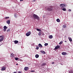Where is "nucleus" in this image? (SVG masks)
<instances>
[{
    "instance_id": "nucleus-18",
    "label": "nucleus",
    "mask_w": 73,
    "mask_h": 73,
    "mask_svg": "<svg viewBox=\"0 0 73 73\" xmlns=\"http://www.w3.org/2000/svg\"><path fill=\"white\" fill-rule=\"evenodd\" d=\"M41 53H43V54H45L46 53V52H45L44 51H41Z\"/></svg>"
},
{
    "instance_id": "nucleus-15",
    "label": "nucleus",
    "mask_w": 73,
    "mask_h": 73,
    "mask_svg": "<svg viewBox=\"0 0 73 73\" xmlns=\"http://www.w3.org/2000/svg\"><path fill=\"white\" fill-rule=\"evenodd\" d=\"M68 38L70 41L72 42V38H71L68 37Z\"/></svg>"
},
{
    "instance_id": "nucleus-23",
    "label": "nucleus",
    "mask_w": 73,
    "mask_h": 73,
    "mask_svg": "<svg viewBox=\"0 0 73 73\" xmlns=\"http://www.w3.org/2000/svg\"><path fill=\"white\" fill-rule=\"evenodd\" d=\"M3 38H4L3 37L1 38L0 39V42L2 41L3 40Z\"/></svg>"
},
{
    "instance_id": "nucleus-7",
    "label": "nucleus",
    "mask_w": 73,
    "mask_h": 73,
    "mask_svg": "<svg viewBox=\"0 0 73 73\" xmlns=\"http://www.w3.org/2000/svg\"><path fill=\"white\" fill-rule=\"evenodd\" d=\"M60 48V46L59 45L56 46L55 48L54 49H58Z\"/></svg>"
},
{
    "instance_id": "nucleus-13",
    "label": "nucleus",
    "mask_w": 73,
    "mask_h": 73,
    "mask_svg": "<svg viewBox=\"0 0 73 73\" xmlns=\"http://www.w3.org/2000/svg\"><path fill=\"white\" fill-rule=\"evenodd\" d=\"M45 65H46V63H42V65H41V66H45Z\"/></svg>"
},
{
    "instance_id": "nucleus-40",
    "label": "nucleus",
    "mask_w": 73,
    "mask_h": 73,
    "mask_svg": "<svg viewBox=\"0 0 73 73\" xmlns=\"http://www.w3.org/2000/svg\"><path fill=\"white\" fill-rule=\"evenodd\" d=\"M16 65H18V64H16Z\"/></svg>"
},
{
    "instance_id": "nucleus-33",
    "label": "nucleus",
    "mask_w": 73,
    "mask_h": 73,
    "mask_svg": "<svg viewBox=\"0 0 73 73\" xmlns=\"http://www.w3.org/2000/svg\"><path fill=\"white\" fill-rule=\"evenodd\" d=\"M18 73H22V72L21 71H19L18 72Z\"/></svg>"
},
{
    "instance_id": "nucleus-4",
    "label": "nucleus",
    "mask_w": 73,
    "mask_h": 73,
    "mask_svg": "<svg viewBox=\"0 0 73 73\" xmlns=\"http://www.w3.org/2000/svg\"><path fill=\"white\" fill-rule=\"evenodd\" d=\"M44 35V33L43 32H39L38 33V35L39 36H41V35Z\"/></svg>"
},
{
    "instance_id": "nucleus-14",
    "label": "nucleus",
    "mask_w": 73,
    "mask_h": 73,
    "mask_svg": "<svg viewBox=\"0 0 73 73\" xmlns=\"http://www.w3.org/2000/svg\"><path fill=\"white\" fill-rule=\"evenodd\" d=\"M13 42H14L15 44H17V43H18V42H19V41H17V40H15V41H14Z\"/></svg>"
},
{
    "instance_id": "nucleus-12",
    "label": "nucleus",
    "mask_w": 73,
    "mask_h": 73,
    "mask_svg": "<svg viewBox=\"0 0 73 73\" xmlns=\"http://www.w3.org/2000/svg\"><path fill=\"white\" fill-rule=\"evenodd\" d=\"M38 46L39 47V48H42V46L40 43H39L38 44Z\"/></svg>"
},
{
    "instance_id": "nucleus-2",
    "label": "nucleus",
    "mask_w": 73,
    "mask_h": 73,
    "mask_svg": "<svg viewBox=\"0 0 73 73\" xmlns=\"http://www.w3.org/2000/svg\"><path fill=\"white\" fill-rule=\"evenodd\" d=\"M47 9L48 11H51L53 10V7H52V6L49 7L48 8H47Z\"/></svg>"
},
{
    "instance_id": "nucleus-37",
    "label": "nucleus",
    "mask_w": 73,
    "mask_h": 73,
    "mask_svg": "<svg viewBox=\"0 0 73 73\" xmlns=\"http://www.w3.org/2000/svg\"><path fill=\"white\" fill-rule=\"evenodd\" d=\"M54 64V62H52V64Z\"/></svg>"
},
{
    "instance_id": "nucleus-16",
    "label": "nucleus",
    "mask_w": 73,
    "mask_h": 73,
    "mask_svg": "<svg viewBox=\"0 0 73 73\" xmlns=\"http://www.w3.org/2000/svg\"><path fill=\"white\" fill-rule=\"evenodd\" d=\"M48 37L49 38H53V36L52 35H50L48 36Z\"/></svg>"
},
{
    "instance_id": "nucleus-17",
    "label": "nucleus",
    "mask_w": 73,
    "mask_h": 73,
    "mask_svg": "<svg viewBox=\"0 0 73 73\" xmlns=\"http://www.w3.org/2000/svg\"><path fill=\"white\" fill-rule=\"evenodd\" d=\"M56 21L57 22H58V23H60V19H57Z\"/></svg>"
},
{
    "instance_id": "nucleus-28",
    "label": "nucleus",
    "mask_w": 73,
    "mask_h": 73,
    "mask_svg": "<svg viewBox=\"0 0 73 73\" xmlns=\"http://www.w3.org/2000/svg\"><path fill=\"white\" fill-rule=\"evenodd\" d=\"M48 45V43H45L44 44V46H47Z\"/></svg>"
},
{
    "instance_id": "nucleus-21",
    "label": "nucleus",
    "mask_w": 73,
    "mask_h": 73,
    "mask_svg": "<svg viewBox=\"0 0 73 73\" xmlns=\"http://www.w3.org/2000/svg\"><path fill=\"white\" fill-rule=\"evenodd\" d=\"M38 57H39V55L38 54H36L35 55V57L36 58H38Z\"/></svg>"
},
{
    "instance_id": "nucleus-38",
    "label": "nucleus",
    "mask_w": 73,
    "mask_h": 73,
    "mask_svg": "<svg viewBox=\"0 0 73 73\" xmlns=\"http://www.w3.org/2000/svg\"><path fill=\"white\" fill-rule=\"evenodd\" d=\"M24 0H20V1H23Z\"/></svg>"
},
{
    "instance_id": "nucleus-36",
    "label": "nucleus",
    "mask_w": 73,
    "mask_h": 73,
    "mask_svg": "<svg viewBox=\"0 0 73 73\" xmlns=\"http://www.w3.org/2000/svg\"><path fill=\"white\" fill-rule=\"evenodd\" d=\"M15 17H17V16H16V15H15Z\"/></svg>"
},
{
    "instance_id": "nucleus-24",
    "label": "nucleus",
    "mask_w": 73,
    "mask_h": 73,
    "mask_svg": "<svg viewBox=\"0 0 73 73\" xmlns=\"http://www.w3.org/2000/svg\"><path fill=\"white\" fill-rule=\"evenodd\" d=\"M7 32H10V29H8L7 30Z\"/></svg>"
},
{
    "instance_id": "nucleus-6",
    "label": "nucleus",
    "mask_w": 73,
    "mask_h": 73,
    "mask_svg": "<svg viewBox=\"0 0 73 73\" xmlns=\"http://www.w3.org/2000/svg\"><path fill=\"white\" fill-rule=\"evenodd\" d=\"M11 58H14V59H15V55L13 54H11Z\"/></svg>"
},
{
    "instance_id": "nucleus-27",
    "label": "nucleus",
    "mask_w": 73,
    "mask_h": 73,
    "mask_svg": "<svg viewBox=\"0 0 73 73\" xmlns=\"http://www.w3.org/2000/svg\"><path fill=\"white\" fill-rule=\"evenodd\" d=\"M9 17H5V19H9Z\"/></svg>"
},
{
    "instance_id": "nucleus-1",
    "label": "nucleus",
    "mask_w": 73,
    "mask_h": 73,
    "mask_svg": "<svg viewBox=\"0 0 73 73\" xmlns=\"http://www.w3.org/2000/svg\"><path fill=\"white\" fill-rule=\"evenodd\" d=\"M33 17L34 18V19H37L38 20H40V17H39L36 15L34 14L33 15Z\"/></svg>"
},
{
    "instance_id": "nucleus-41",
    "label": "nucleus",
    "mask_w": 73,
    "mask_h": 73,
    "mask_svg": "<svg viewBox=\"0 0 73 73\" xmlns=\"http://www.w3.org/2000/svg\"><path fill=\"white\" fill-rule=\"evenodd\" d=\"M65 42H66V41H64Z\"/></svg>"
},
{
    "instance_id": "nucleus-29",
    "label": "nucleus",
    "mask_w": 73,
    "mask_h": 73,
    "mask_svg": "<svg viewBox=\"0 0 73 73\" xmlns=\"http://www.w3.org/2000/svg\"><path fill=\"white\" fill-rule=\"evenodd\" d=\"M39 48V47H38V46H37L36 47V49H37V50H38V49Z\"/></svg>"
},
{
    "instance_id": "nucleus-30",
    "label": "nucleus",
    "mask_w": 73,
    "mask_h": 73,
    "mask_svg": "<svg viewBox=\"0 0 73 73\" xmlns=\"http://www.w3.org/2000/svg\"><path fill=\"white\" fill-rule=\"evenodd\" d=\"M73 72L72 71H70L69 72V73H73Z\"/></svg>"
},
{
    "instance_id": "nucleus-32",
    "label": "nucleus",
    "mask_w": 73,
    "mask_h": 73,
    "mask_svg": "<svg viewBox=\"0 0 73 73\" xmlns=\"http://www.w3.org/2000/svg\"><path fill=\"white\" fill-rule=\"evenodd\" d=\"M4 37V36L3 35L0 36V37Z\"/></svg>"
},
{
    "instance_id": "nucleus-10",
    "label": "nucleus",
    "mask_w": 73,
    "mask_h": 73,
    "mask_svg": "<svg viewBox=\"0 0 73 73\" xmlns=\"http://www.w3.org/2000/svg\"><path fill=\"white\" fill-rule=\"evenodd\" d=\"M24 69L25 71H27V70H28V69H29V67H25Z\"/></svg>"
},
{
    "instance_id": "nucleus-34",
    "label": "nucleus",
    "mask_w": 73,
    "mask_h": 73,
    "mask_svg": "<svg viewBox=\"0 0 73 73\" xmlns=\"http://www.w3.org/2000/svg\"><path fill=\"white\" fill-rule=\"evenodd\" d=\"M31 72H35V70H32Z\"/></svg>"
},
{
    "instance_id": "nucleus-9",
    "label": "nucleus",
    "mask_w": 73,
    "mask_h": 73,
    "mask_svg": "<svg viewBox=\"0 0 73 73\" xmlns=\"http://www.w3.org/2000/svg\"><path fill=\"white\" fill-rule=\"evenodd\" d=\"M4 28V32L5 31H6V29H7L8 28V27H7L6 26H5Z\"/></svg>"
},
{
    "instance_id": "nucleus-35",
    "label": "nucleus",
    "mask_w": 73,
    "mask_h": 73,
    "mask_svg": "<svg viewBox=\"0 0 73 73\" xmlns=\"http://www.w3.org/2000/svg\"><path fill=\"white\" fill-rule=\"evenodd\" d=\"M35 1H36V0H34L33 1H32V2H35Z\"/></svg>"
},
{
    "instance_id": "nucleus-19",
    "label": "nucleus",
    "mask_w": 73,
    "mask_h": 73,
    "mask_svg": "<svg viewBox=\"0 0 73 73\" xmlns=\"http://www.w3.org/2000/svg\"><path fill=\"white\" fill-rule=\"evenodd\" d=\"M7 23L8 24H10V21L9 20H8L7 21Z\"/></svg>"
},
{
    "instance_id": "nucleus-25",
    "label": "nucleus",
    "mask_w": 73,
    "mask_h": 73,
    "mask_svg": "<svg viewBox=\"0 0 73 73\" xmlns=\"http://www.w3.org/2000/svg\"><path fill=\"white\" fill-rule=\"evenodd\" d=\"M63 42H62V41H60V42L59 43V44H60L61 45V44H62V43Z\"/></svg>"
},
{
    "instance_id": "nucleus-26",
    "label": "nucleus",
    "mask_w": 73,
    "mask_h": 73,
    "mask_svg": "<svg viewBox=\"0 0 73 73\" xmlns=\"http://www.w3.org/2000/svg\"><path fill=\"white\" fill-rule=\"evenodd\" d=\"M62 10H63V11H66V9L65 8H63L62 9Z\"/></svg>"
},
{
    "instance_id": "nucleus-11",
    "label": "nucleus",
    "mask_w": 73,
    "mask_h": 73,
    "mask_svg": "<svg viewBox=\"0 0 73 73\" xmlns=\"http://www.w3.org/2000/svg\"><path fill=\"white\" fill-rule=\"evenodd\" d=\"M67 54V53H66V52H63L62 53V55H66Z\"/></svg>"
},
{
    "instance_id": "nucleus-5",
    "label": "nucleus",
    "mask_w": 73,
    "mask_h": 73,
    "mask_svg": "<svg viewBox=\"0 0 73 73\" xmlns=\"http://www.w3.org/2000/svg\"><path fill=\"white\" fill-rule=\"evenodd\" d=\"M60 7L62 8H65V4H61L60 5Z\"/></svg>"
},
{
    "instance_id": "nucleus-3",
    "label": "nucleus",
    "mask_w": 73,
    "mask_h": 73,
    "mask_svg": "<svg viewBox=\"0 0 73 73\" xmlns=\"http://www.w3.org/2000/svg\"><path fill=\"white\" fill-rule=\"evenodd\" d=\"M31 34V31H29L26 34V35L27 36H29Z\"/></svg>"
},
{
    "instance_id": "nucleus-22",
    "label": "nucleus",
    "mask_w": 73,
    "mask_h": 73,
    "mask_svg": "<svg viewBox=\"0 0 73 73\" xmlns=\"http://www.w3.org/2000/svg\"><path fill=\"white\" fill-rule=\"evenodd\" d=\"M63 28H66V26L65 25H63L62 26Z\"/></svg>"
},
{
    "instance_id": "nucleus-39",
    "label": "nucleus",
    "mask_w": 73,
    "mask_h": 73,
    "mask_svg": "<svg viewBox=\"0 0 73 73\" xmlns=\"http://www.w3.org/2000/svg\"><path fill=\"white\" fill-rule=\"evenodd\" d=\"M69 11H70H70H71V10H70V9H69Z\"/></svg>"
},
{
    "instance_id": "nucleus-31",
    "label": "nucleus",
    "mask_w": 73,
    "mask_h": 73,
    "mask_svg": "<svg viewBox=\"0 0 73 73\" xmlns=\"http://www.w3.org/2000/svg\"><path fill=\"white\" fill-rule=\"evenodd\" d=\"M15 60H18V58H15Z\"/></svg>"
},
{
    "instance_id": "nucleus-20",
    "label": "nucleus",
    "mask_w": 73,
    "mask_h": 73,
    "mask_svg": "<svg viewBox=\"0 0 73 73\" xmlns=\"http://www.w3.org/2000/svg\"><path fill=\"white\" fill-rule=\"evenodd\" d=\"M36 29V31H38V32H41V29Z\"/></svg>"
},
{
    "instance_id": "nucleus-8",
    "label": "nucleus",
    "mask_w": 73,
    "mask_h": 73,
    "mask_svg": "<svg viewBox=\"0 0 73 73\" xmlns=\"http://www.w3.org/2000/svg\"><path fill=\"white\" fill-rule=\"evenodd\" d=\"M5 69H6V68H5V67L3 66L1 68V70L4 71V70H5Z\"/></svg>"
}]
</instances>
